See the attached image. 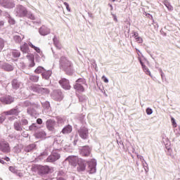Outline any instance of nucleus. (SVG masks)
<instances>
[{"label":"nucleus","mask_w":180,"mask_h":180,"mask_svg":"<svg viewBox=\"0 0 180 180\" xmlns=\"http://www.w3.org/2000/svg\"><path fill=\"white\" fill-rule=\"evenodd\" d=\"M83 85H86V80L84 78H79L76 81L74 89L77 92H85V88H84Z\"/></svg>","instance_id":"f257e3e1"},{"label":"nucleus","mask_w":180,"mask_h":180,"mask_svg":"<svg viewBox=\"0 0 180 180\" xmlns=\"http://www.w3.org/2000/svg\"><path fill=\"white\" fill-rule=\"evenodd\" d=\"M86 162L88 164V172L89 174H95V172H96V160L95 159H91Z\"/></svg>","instance_id":"f03ea898"},{"label":"nucleus","mask_w":180,"mask_h":180,"mask_svg":"<svg viewBox=\"0 0 180 180\" xmlns=\"http://www.w3.org/2000/svg\"><path fill=\"white\" fill-rule=\"evenodd\" d=\"M78 134L81 139L83 140H86L89 136V131L86 127L80 128L78 131Z\"/></svg>","instance_id":"7ed1b4c3"},{"label":"nucleus","mask_w":180,"mask_h":180,"mask_svg":"<svg viewBox=\"0 0 180 180\" xmlns=\"http://www.w3.org/2000/svg\"><path fill=\"white\" fill-rule=\"evenodd\" d=\"M39 172L43 175H46V174L54 172V169H53V167L50 168L49 166H41L39 167Z\"/></svg>","instance_id":"20e7f679"},{"label":"nucleus","mask_w":180,"mask_h":180,"mask_svg":"<svg viewBox=\"0 0 180 180\" xmlns=\"http://www.w3.org/2000/svg\"><path fill=\"white\" fill-rule=\"evenodd\" d=\"M59 84L62 86V88H63V89H71V85H70V80L65 78H62L60 80H59Z\"/></svg>","instance_id":"39448f33"},{"label":"nucleus","mask_w":180,"mask_h":180,"mask_svg":"<svg viewBox=\"0 0 180 180\" xmlns=\"http://www.w3.org/2000/svg\"><path fill=\"white\" fill-rule=\"evenodd\" d=\"M0 150L2 153H11V147L8 142L2 141L0 143Z\"/></svg>","instance_id":"423d86ee"},{"label":"nucleus","mask_w":180,"mask_h":180,"mask_svg":"<svg viewBox=\"0 0 180 180\" xmlns=\"http://www.w3.org/2000/svg\"><path fill=\"white\" fill-rule=\"evenodd\" d=\"M46 129L49 131H54V127H56V121L53 120H48L46 122Z\"/></svg>","instance_id":"0eeeda50"},{"label":"nucleus","mask_w":180,"mask_h":180,"mask_svg":"<svg viewBox=\"0 0 180 180\" xmlns=\"http://www.w3.org/2000/svg\"><path fill=\"white\" fill-rule=\"evenodd\" d=\"M57 160H60V154L52 153L46 158V162H56Z\"/></svg>","instance_id":"6e6552de"},{"label":"nucleus","mask_w":180,"mask_h":180,"mask_svg":"<svg viewBox=\"0 0 180 180\" xmlns=\"http://www.w3.org/2000/svg\"><path fill=\"white\" fill-rule=\"evenodd\" d=\"M17 13L20 18H23L27 15V10L22 6H20L17 8Z\"/></svg>","instance_id":"1a4fd4ad"},{"label":"nucleus","mask_w":180,"mask_h":180,"mask_svg":"<svg viewBox=\"0 0 180 180\" xmlns=\"http://www.w3.org/2000/svg\"><path fill=\"white\" fill-rule=\"evenodd\" d=\"M91 151L89 146H84L81 149V154L82 157H89L91 155Z\"/></svg>","instance_id":"9d476101"},{"label":"nucleus","mask_w":180,"mask_h":180,"mask_svg":"<svg viewBox=\"0 0 180 180\" xmlns=\"http://www.w3.org/2000/svg\"><path fill=\"white\" fill-rule=\"evenodd\" d=\"M4 115L6 116L15 115L18 116L19 115V110L18 108H13L8 111L4 112Z\"/></svg>","instance_id":"9b49d317"},{"label":"nucleus","mask_w":180,"mask_h":180,"mask_svg":"<svg viewBox=\"0 0 180 180\" xmlns=\"http://www.w3.org/2000/svg\"><path fill=\"white\" fill-rule=\"evenodd\" d=\"M68 161H69L71 165L73 167H77V164H78V157L77 156H70L67 158Z\"/></svg>","instance_id":"f8f14e48"},{"label":"nucleus","mask_w":180,"mask_h":180,"mask_svg":"<svg viewBox=\"0 0 180 180\" xmlns=\"http://www.w3.org/2000/svg\"><path fill=\"white\" fill-rule=\"evenodd\" d=\"M64 68L66 72H72V63L70 60H67L64 65Z\"/></svg>","instance_id":"ddd939ff"},{"label":"nucleus","mask_w":180,"mask_h":180,"mask_svg":"<svg viewBox=\"0 0 180 180\" xmlns=\"http://www.w3.org/2000/svg\"><path fill=\"white\" fill-rule=\"evenodd\" d=\"M1 101L5 105H11V103H12V102H13V98L8 96L2 98L1 99Z\"/></svg>","instance_id":"4468645a"},{"label":"nucleus","mask_w":180,"mask_h":180,"mask_svg":"<svg viewBox=\"0 0 180 180\" xmlns=\"http://www.w3.org/2000/svg\"><path fill=\"white\" fill-rule=\"evenodd\" d=\"M39 33L42 36H46V34H49L50 33V30L46 26H42L39 29Z\"/></svg>","instance_id":"2eb2a0df"},{"label":"nucleus","mask_w":180,"mask_h":180,"mask_svg":"<svg viewBox=\"0 0 180 180\" xmlns=\"http://www.w3.org/2000/svg\"><path fill=\"white\" fill-rule=\"evenodd\" d=\"M71 131H72V127L68 124L62 129L61 133H63V134H70Z\"/></svg>","instance_id":"dca6fc26"},{"label":"nucleus","mask_w":180,"mask_h":180,"mask_svg":"<svg viewBox=\"0 0 180 180\" xmlns=\"http://www.w3.org/2000/svg\"><path fill=\"white\" fill-rule=\"evenodd\" d=\"M139 60L140 64L141 65L144 72H146L147 74V75H149L150 77H151V72H150V70H148V68H147V66H146V65H144V63L141 60V58H139Z\"/></svg>","instance_id":"f3484780"},{"label":"nucleus","mask_w":180,"mask_h":180,"mask_svg":"<svg viewBox=\"0 0 180 180\" xmlns=\"http://www.w3.org/2000/svg\"><path fill=\"white\" fill-rule=\"evenodd\" d=\"M14 129L17 131H22V130H23V127H22V124L20 121L14 122Z\"/></svg>","instance_id":"a211bd4d"},{"label":"nucleus","mask_w":180,"mask_h":180,"mask_svg":"<svg viewBox=\"0 0 180 180\" xmlns=\"http://www.w3.org/2000/svg\"><path fill=\"white\" fill-rule=\"evenodd\" d=\"M46 134L44 131H40L39 132H37L35 134L36 139H45Z\"/></svg>","instance_id":"6ab92c4d"},{"label":"nucleus","mask_w":180,"mask_h":180,"mask_svg":"<svg viewBox=\"0 0 180 180\" xmlns=\"http://www.w3.org/2000/svg\"><path fill=\"white\" fill-rule=\"evenodd\" d=\"M32 89L34 92H37V94H41L43 91V88L40 87L39 85L32 86Z\"/></svg>","instance_id":"aec40b11"},{"label":"nucleus","mask_w":180,"mask_h":180,"mask_svg":"<svg viewBox=\"0 0 180 180\" xmlns=\"http://www.w3.org/2000/svg\"><path fill=\"white\" fill-rule=\"evenodd\" d=\"M42 77L45 79H49V78H50V77H51V71L48 70V71H45V72H42Z\"/></svg>","instance_id":"412c9836"},{"label":"nucleus","mask_w":180,"mask_h":180,"mask_svg":"<svg viewBox=\"0 0 180 180\" xmlns=\"http://www.w3.org/2000/svg\"><path fill=\"white\" fill-rule=\"evenodd\" d=\"M86 169V165H85V163L82 162V163L79 164V167H77V171L82 172V171H85Z\"/></svg>","instance_id":"4be33fe9"},{"label":"nucleus","mask_w":180,"mask_h":180,"mask_svg":"<svg viewBox=\"0 0 180 180\" xmlns=\"http://www.w3.org/2000/svg\"><path fill=\"white\" fill-rule=\"evenodd\" d=\"M12 86L14 88V89H18V88L20 86V84L18 83L17 79H13L12 81Z\"/></svg>","instance_id":"5701e85b"},{"label":"nucleus","mask_w":180,"mask_h":180,"mask_svg":"<svg viewBox=\"0 0 180 180\" xmlns=\"http://www.w3.org/2000/svg\"><path fill=\"white\" fill-rule=\"evenodd\" d=\"M43 71H45L44 68L41 66H39L35 70L34 73L35 74H43Z\"/></svg>","instance_id":"b1692460"},{"label":"nucleus","mask_w":180,"mask_h":180,"mask_svg":"<svg viewBox=\"0 0 180 180\" xmlns=\"http://www.w3.org/2000/svg\"><path fill=\"white\" fill-rule=\"evenodd\" d=\"M20 50L22 53H27V51H29V46L25 44L20 46Z\"/></svg>","instance_id":"393cba45"},{"label":"nucleus","mask_w":180,"mask_h":180,"mask_svg":"<svg viewBox=\"0 0 180 180\" xmlns=\"http://www.w3.org/2000/svg\"><path fill=\"white\" fill-rule=\"evenodd\" d=\"M4 70H6V71H13V67H12L11 65L9 64H6L4 66Z\"/></svg>","instance_id":"a878e982"},{"label":"nucleus","mask_w":180,"mask_h":180,"mask_svg":"<svg viewBox=\"0 0 180 180\" xmlns=\"http://www.w3.org/2000/svg\"><path fill=\"white\" fill-rule=\"evenodd\" d=\"M25 16H27L28 19H31V20H34L36 19V17H34V15L32 13L27 12Z\"/></svg>","instance_id":"bb28decb"},{"label":"nucleus","mask_w":180,"mask_h":180,"mask_svg":"<svg viewBox=\"0 0 180 180\" xmlns=\"http://www.w3.org/2000/svg\"><path fill=\"white\" fill-rule=\"evenodd\" d=\"M30 79L32 81V82H37V81H39V76L31 75L30 76Z\"/></svg>","instance_id":"cd10ccee"},{"label":"nucleus","mask_w":180,"mask_h":180,"mask_svg":"<svg viewBox=\"0 0 180 180\" xmlns=\"http://www.w3.org/2000/svg\"><path fill=\"white\" fill-rule=\"evenodd\" d=\"M164 5L166 6V7L167 8V9L169 11H173L174 10V7H172L168 1H165Z\"/></svg>","instance_id":"c85d7f7f"},{"label":"nucleus","mask_w":180,"mask_h":180,"mask_svg":"<svg viewBox=\"0 0 180 180\" xmlns=\"http://www.w3.org/2000/svg\"><path fill=\"white\" fill-rule=\"evenodd\" d=\"M29 46H31L32 49H34L37 53H40V49L37 46H35L32 43L29 44Z\"/></svg>","instance_id":"c756f323"},{"label":"nucleus","mask_w":180,"mask_h":180,"mask_svg":"<svg viewBox=\"0 0 180 180\" xmlns=\"http://www.w3.org/2000/svg\"><path fill=\"white\" fill-rule=\"evenodd\" d=\"M13 57H20V52L17 50L13 51Z\"/></svg>","instance_id":"7c9ffc66"},{"label":"nucleus","mask_w":180,"mask_h":180,"mask_svg":"<svg viewBox=\"0 0 180 180\" xmlns=\"http://www.w3.org/2000/svg\"><path fill=\"white\" fill-rule=\"evenodd\" d=\"M34 65H35L34 59L31 58L30 63L28 67H29V68H32L34 67Z\"/></svg>","instance_id":"2f4dec72"},{"label":"nucleus","mask_w":180,"mask_h":180,"mask_svg":"<svg viewBox=\"0 0 180 180\" xmlns=\"http://www.w3.org/2000/svg\"><path fill=\"white\" fill-rule=\"evenodd\" d=\"M54 45L56 46V47H57V49H58V50H61V44L58 42V41H53Z\"/></svg>","instance_id":"473e14b6"},{"label":"nucleus","mask_w":180,"mask_h":180,"mask_svg":"<svg viewBox=\"0 0 180 180\" xmlns=\"http://www.w3.org/2000/svg\"><path fill=\"white\" fill-rule=\"evenodd\" d=\"M171 122H172V124L173 126V127H177V124H176V122H175V119L174 117H171Z\"/></svg>","instance_id":"72a5a7b5"},{"label":"nucleus","mask_w":180,"mask_h":180,"mask_svg":"<svg viewBox=\"0 0 180 180\" xmlns=\"http://www.w3.org/2000/svg\"><path fill=\"white\" fill-rule=\"evenodd\" d=\"M135 40L137 41V43H143V38L139 37V35L138 37H135Z\"/></svg>","instance_id":"f704fd0d"},{"label":"nucleus","mask_w":180,"mask_h":180,"mask_svg":"<svg viewBox=\"0 0 180 180\" xmlns=\"http://www.w3.org/2000/svg\"><path fill=\"white\" fill-rule=\"evenodd\" d=\"M63 4L66 7V9L68 12H71V8H70V5L67 2H64Z\"/></svg>","instance_id":"c9c22d12"},{"label":"nucleus","mask_w":180,"mask_h":180,"mask_svg":"<svg viewBox=\"0 0 180 180\" xmlns=\"http://www.w3.org/2000/svg\"><path fill=\"white\" fill-rule=\"evenodd\" d=\"M147 115H153V109L148 108H146Z\"/></svg>","instance_id":"e433bc0d"},{"label":"nucleus","mask_w":180,"mask_h":180,"mask_svg":"<svg viewBox=\"0 0 180 180\" xmlns=\"http://www.w3.org/2000/svg\"><path fill=\"white\" fill-rule=\"evenodd\" d=\"M50 91L48 89L46 88H42V93L41 94L43 95V94H49Z\"/></svg>","instance_id":"4c0bfd02"},{"label":"nucleus","mask_w":180,"mask_h":180,"mask_svg":"<svg viewBox=\"0 0 180 180\" xmlns=\"http://www.w3.org/2000/svg\"><path fill=\"white\" fill-rule=\"evenodd\" d=\"M101 79H103V81L104 82H105V84H108V82H109V80H108V78H106V77H105V76H103V77H101Z\"/></svg>","instance_id":"58836bf2"},{"label":"nucleus","mask_w":180,"mask_h":180,"mask_svg":"<svg viewBox=\"0 0 180 180\" xmlns=\"http://www.w3.org/2000/svg\"><path fill=\"white\" fill-rule=\"evenodd\" d=\"M37 123L38 124H42V123H43V120H41V118H38V119L37 120Z\"/></svg>","instance_id":"ea45409f"},{"label":"nucleus","mask_w":180,"mask_h":180,"mask_svg":"<svg viewBox=\"0 0 180 180\" xmlns=\"http://www.w3.org/2000/svg\"><path fill=\"white\" fill-rule=\"evenodd\" d=\"M2 49H4V42L2 41V40H1V42H0V51H2Z\"/></svg>","instance_id":"a19ab883"},{"label":"nucleus","mask_w":180,"mask_h":180,"mask_svg":"<svg viewBox=\"0 0 180 180\" xmlns=\"http://www.w3.org/2000/svg\"><path fill=\"white\" fill-rule=\"evenodd\" d=\"M8 22L11 25H15V20L13 19H10Z\"/></svg>","instance_id":"79ce46f5"},{"label":"nucleus","mask_w":180,"mask_h":180,"mask_svg":"<svg viewBox=\"0 0 180 180\" xmlns=\"http://www.w3.org/2000/svg\"><path fill=\"white\" fill-rule=\"evenodd\" d=\"M22 124H25L26 126V124H27V123H28L27 120H22Z\"/></svg>","instance_id":"37998d69"},{"label":"nucleus","mask_w":180,"mask_h":180,"mask_svg":"<svg viewBox=\"0 0 180 180\" xmlns=\"http://www.w3.org/2000/svg\"><path fill=\"white\" fill-rule=\"evenodd\" d=\"M139 37V33L134 32L133 37H134V39H135V37Z\"/></svg>","instance_id":"c03bdc74"},{"label":"nucleus","mask_w":180,"mask_h":180,"mask_svg":"<svg viewBox=\"0 0 180 180\" xmlns=\"http://www.w3.org/2000/svg\"><path fill=\"white\" fill-rule=\"evenodd\" d=\"M4 160H5V161H7V162H9V161H11V159H10L8 157H6V158H4Z\"/></svg>","instance_id":"a18cd8bd"},{"label":"nucleus","mask_w":180,"mask_h":180,"mask_svg":"<svg viewBox=\"0 0 180 180\" xmlns=\"http://www.w3.org/2000/svg\"><path fill=\"white\" fill-rule=\"evenodd\" d=\"M79 100L80 102H84V98H82V97H79Z\"/></svg>","instance_id":"49530a36"},{"label":"nucleus","mask_w":180,"mask_h":180,"mask_svg":"<svg viewBox=\"0 0 180 180\" xmlns=\"http://www.w3.org/2000/svg\"><path fill=\"white\" fill-rule=\"evenodd\" d=\"M4 21H0V26H4Z\"/></svg>","instance_id":"de8ad7c7"},{"label":"nucleus","mask_w":180,"mask_h":180,"mask_svg":"<svg viewBox=\"0 0 180 180\" xmlns=\"http://www.w3.org/2000/svg\"><path fill=\"white\" fill-rule=\"evenodd\" d=\"M0 162H1V164H5V162L3 160H1V159H0Z\"/></svg>","instance_id":"09e8293b"},{"label":"nucleus","mask_w":180,"mask_h":180,"mask_svg":"<svg viewBox=\"0 0 180 180\" xmlns=\"http://www.w3.org/2000/svg\"><path fill=\"white\" fill-rule=\"evenodd\" d=\"M33 127H36V124H32V126H31V128H33Z\"/></svg>","instance_id":"8fccbe9b"},{"label":"nucleus","mask_w":180,"mask_h":180,"mask_svg":"<svg viewBox=\"0 0 180 180\" xmlns=\"http://www.w3.org/2000/svg\"><path fill=\"white\" fill-rule=\"evenodd\" d=\"M15 39H19V37L15 36Z\"/></svg>","instance_id":"3c124183"},{"label":"nucleus","mask_w":180,"mask_h":180,"mask_svg":"<svg viewBox=\"0 0 180 180\" xmlns=\"http://www.w3.org/2000/svg\"><path fill=\"white\" fill-rule=\"evenodd\" d=\"M110 1H111L112 2H115L116 0H110Z\"/></svg>","instance_id":"603ef678"},{"label":"nucleus","mask_w":180,"mask_h":180,"mask_svg":"<svg viewBox=\"0 0 180 180\" xmlns=\"http://www.w3.org/2000/svg\"><path fill=\"white\" fill-rule=\"evenodd\" d=\"M1 13H2V11L0 10V15H1Z\"/></svg>","instance_id":"864d4df0"}]
</instances>
